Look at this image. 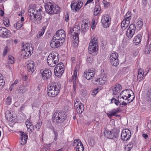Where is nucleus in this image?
I'll use <instances>...</instances> for the list:
<instances>
[{
  "instance_id": "nucleus-52",
  "label": "nucleus",
  "mask_w": 151,
  "mask_h": 151,
  "mask_svg": "<svg viewBox=\"0 0 151 151\" xmlns=\"http://www.w3.org/2000/svg\"><path fill=\"white\" fill-rule=\"evenodd\" d=\"M103 26L105 28H107L109 27L110 24V22H106L105 23H102Z\"/></svg>"
},
{
  "instance_id": "nucleus-27",
  "label": "nucleus",
  "mask_w": 151,
  "mask_h": 151,
  "mask_svg": "<svg viewBox=\"0 0 151 151\" xmlns=\"http://www.w3.org/2000/svg\"><path fill=\"white\" fill-rule=\"evenodd\" d=\"M135 32L133 31L131 29L130 30L127 29L126 31V34L128 38L130 39L133 36Z\"/></svg>"
},
{
  "instance_id": "nucleus-2",
  "label": "nucleus",
  "mask_w": 151,
  "mask_h": 151,
  "mask_svg": "<svg viewBox=\"0 0 151 151\" xmlns=\"http://www.w3.org/2000/svg\"><path fill=\"white\" fill-rule=\"evenodd\" d=\"M29 43H27L23 45L22 47L21 55L22 57L26 59L31 55V51L33 50V47L30 46Z\"/></svg>"
},
{
  "instance_id": "nucleus-13",
  "label": "nucleus",
  "mask_w": 151,
  "mask_h": 151,
  "mask_svg": "<svg viewBox=\"0 0 151 151\" xmlns=\"http://www.w3.org/2000/svg\"><path fill=\"white\" fill-rule=\"evenodd\" d=\"M95 71L91 70L86 71L84 73L83 76L87 80L92 79L94 76Z\"/></svg>"
},
{
  "instance_id": "nucleus-45",
  "label": "nucleus",
  "mask_w": 151,
  "mask_h": 151,
  "mask_svg": "<svg viewBox=\"0 0 151 151\" xmlns=\"http://www.w3.org/2000/svg\"><path fill=\"white\" fill-rule=\"evenodd\" d=\"M8 62L11 64H12L14 63V58L11 56H9L8 57Z\"/></svg>"
},
{
  "instance_id": "nucleus-5",
  "label": "nucleus",
  "mask_w": 151,
  "mask_h": 151,
  "mask_svg": "<svg viewBox=\"0 0 151 151\" xmlns=\"http://www.w3.org/2000/svg\"><path fill=\"white\" fill-rule=\"evenodd\" d=\"M65 31L63 29H60L57 31L53 37L60 41L62 44L65 40Z\"/></svg>"
},
{
  "instance_id": "nucleus-57",
  "label": "nucleus",
  "mask_w": 151,
  "mask_h": 151,
  "mask_svg": "<svg viewBox=\"0 0 151 151\" xmlns=\"http://www.w3.org/2000/svg\"><path fill=\"white\" fill-rule=\"evenodd\" d=\"M8 52V47L6 46L4 49V50L3 52V56H5Z\"/></svg>"
},
{
  "instance_id": "nucleus-24",
  "label": "nucleus",
  "mask_w": 151,
  "mask_h": 151,
  "mask_svg": "<svg viewBox=\"0 0 151 151\" xmlns=\"http://www.w3.org/2000/svg\"><path fill=\"white\" fill-rule=\"evenodd\" d=\"M60 12V8L57 5H54V6L53 7L52 10V11L50 12L51 14H58Z\"/></svg>"
},
{
  "instance_id": "nucleus-55",
  "label": "nucleus",
  "mask_w": 151,
  "mask_h": 151,
  "mask_svg": "<svg viewBox=\"0 0 151 151\" xmlns=\"http://www.w3.org/2000/svg\"><path fill=\"white\" fill-rule=\"evenodd\" d=\"M1 75V74L0 73V76ZM4 85V80L0 78V87L1 88Z\"/></svg>"
},
{
  "instance_id": "nucleus-61",
  "label": "nucleus",
  "mask_w": 151,
  "mask_h": 151,
  "mask_svg": "<svg viewBox=\"0 0 151 151\" xmlns=\"http://www.w3.org/2000/svg\"><path fill=\"white\" fill-rule=\"evenodd\" d=\"M87 61L90 63H91L93 61V59L92 57H89L87 58Z\"/></svg>"
},
{
  "instance_id": "nucleus-18",
  "label": "nucleus",
  "mask_w": 151,
  "mask_h": 151,
  "mask_svg": "<svg viewBox=\"0 0 151 151\" xmlns=\"http://www.w3.org/2000/svg\"><path fill=\"white\" fill-rule=\"evenodd\" d=\"M26 125L28 131L30 132H32L33 130L34 127L32 123L29 119L27 120L26 122Z\"/></svg>"
},
{
  "instance_id": "nucleus-15",
  "label": "nucleus",
  "mask_w": 151,
  "mask_h": 151,
  "mask_svg": "<svg viewBox=\"0 0 151 151\" xmlns=\"http://www.w3.org/2000/svg\"><path fill=\"white\" fill-rule=\"evenodd\" d=\"M21 135L20 137V142L21 145H24L27 141L28 136L27 134L24 132H21Z\"/></svg>"
},
{
  "instance_id": "nucleus-17",
  "label": "nucleus",
  "mask_w": 151,
  "mask_h": 151,
  "mask_svg": "<svg viewBox=\"0 0 151 151\" xmlns=\"http://www.w3.org/2000/svg\"><path fill=\"white\" fill-rule=\"evenodd\" d=\"M106 135L108 138L113 139L116 138L117 136V134L115 132H114V131L111 130V131H106Z\"/></svg>"
},
{
  "instance_id": "nucleus-41",
  "label": "nucleus",
  "mask_w": 151,
  "mask_h": 151,
  "mask_svg": "<svg viewBox=\"0 0 151 151\" xmlns=\"http://www.w3.org/2000/svg\"><path fill=\"white\" fill-rule=\"evenodd\" d=\"M79 145H80L79 147H77L76 149V151H83L84 150L83 146L81 142H80Z\"/></svg>"
},
{
  "instance_id": "nucleus-37",
  "label": "nucleus",
  "mask_w": 151,
  "mask_h": 151,
  "mask_svg": "<svg viewBox=\"0 0 151 151\" xmlns=\"http://www.w3.org/2000/svg\"><path fill=\"white\" fill-rule=\"evenodd\" d=\"M119 96L118 97V100H117L115 98H112L111 100V103H114L117 106H118L119 104V103H120V101H119Z\"/></svg>"
},
{
  "instance_id": "nucleus-4",
  "label": "nucleus",
  "mask_w": 151,
  "mask_h": 151,
  "mask_svg": "<svg viewBox=\"0 0 151 151\" xmlns=\"http://www.w3.org/2000/svg\"><path fill=\"white\" fill-rule=\"evenodd\" d=\"M97 39L95 38H93L89 44L88 48L89 52L91 54L93 53L96 54V50L98 48V46L97 41Z\"/></svg>"
},
{
  "instance_id": "nucleus-34",
  "label": "nucleus",
  "mask_w": 151,
  "mask_h": 151,
  "mask_svg": "<svg viewBox=\"0 0 151 151\" xmlns=\"http://www.w3.org/2000/svg\"><path fill=\"white\" fill-rule=\"evenodd\" d=\"M80 104H82L78 99H75L74 101V107L75 109L80 106Z\"/></svg>"
},
{
  "instance_id": "nucleus-7",
  "label": "nucleus",
  "mask_w": 151,
  "mask_h": 151,
  "mask_svg": "<svg viewBox=\"0 0 151 151\" xmlns=\"http://www.w3.org/2000/svg\"><path fill=\"white\" fill-rule=\"evenodd\" d=\"M40 73L41 74L42 79L45 81H48L52 76L51 71L50 69L47 68H46L44 70H41Z\"/></svg>"
},
{
  "instance_id": "nucleus-59",
  "label": "nucleus",
  "mask_w": 151,
  "mask_h": 151,
  "mask_svg": "<svg viewBox=\"0 0 151 151\" xmlns=\"http://www.w3.org/2000/svg\"><path fill=\"white\" fill-rule=\"evenodd\" d=\"M103 4H104L105 7H108L110 3L107 2L106 0H104L102 2Z\"/></svg>"
},
{
  "instance_id": "nucleus-51",
  "label": "nucleus",
  "mask_w": 151,
  "mask_h": 151,
  "mask_svg": "<svg viewBox=\"0 0 151 151\" xmlns=\"http://www.w3.org/2000/svg\"><path fill=\"white\" fill-rule=\"evenodd\" d=\"M7 105H9L11 103V98L10 97H8L6 100Z\"/></svg>"
},
{
  "instance_id": "nucleus-39",
  "label": "nucleus",
  "mask_w": 151,
  "mask_h": 151,
  "mask_svg": "<svg viewBox=\"0 0 151 151\" xmlns=\"http://www.w3.org/2000/svg\"><path fill=\"white\" fill-rule=\"evenodd\" d=\"M99 9H100V7L99 6H96L94 10V14L95 15H97V14L99 13L100 10H99Z\"/></svg>"
},
{
  "instance_id": "nucleus-21",
  "label": "nucleus",
  "mask_w": 151,
  "mask_h": 151,
  "mask_svg": "<svg viewBox=\"0 0 151 151\" xmlns=\"http://www.w3.org/2000/svg\"><path fill=\"white\" fill-rule=\"evenodd\" d=\"M56 66L54 69V73L55 75L58 77H60L63 73L64 71H62L60 68Z\"/></svg>"
},
{
  "instance_id": "nucleus-11",
  "label": "nucleus",
  "mask_w": 151,
  "mask_h": 151,
  "mask_svg": "<svg viewBox=\"0 0 151 151\" xmlns=\"http://www.w3.org/2000/svg\"><path fill=\"white\" fill-rule=\"evenodd\" d=\"M11 35L10 31L4 27H0V37L2 38H8Z\"/></svg>"
},
{
  "instance_id": "nucleus-50",
  "label": "nucleus",
  "mask_w": 151,
  "mask_h": 151,
  "mask_svg": "<svg viewBox=\"0 0 151 151\" xmlns=\"http://www.w3.org/2000/svg\"><path fill=\"white\" fill-rule=\"evenodd\" d=\"M143 77L144 73H143V74H138L137 79L139 82L142 80Z\"/></svg>"
},
{
  "instance_id": "nucleus-14",
  "label": "nucleus",
  "mask_w": 151,
  "mask_h": 151,
  "mask_svg": "<svg viewBox=\"0 0 151 151\" xmlns=\"http://www.w3.org/2000/svg\"><path fill=\"white\" fill-rule=\"evenodd\" d=\"M61 43L60 41L57 40L55 38L53 37L51 41L50 45L52 48H55L60 46Z\"/></svg>"
},
{
  "instance_id": "nucleus-32",
  "label": "nucleus",
  "mask_w": 151,
  "mask_h": 151,
  "mask_svg": "<svg viewBox=\"0 0 151 151\" xmlns=\"http://www.w3.org/2000/svg\"><path fill=\"white\" fill-rule=\"evenodd\" d=\"M23 23L20 22H16V23H15L14 25V26L15 27V28L17 30H18L19 29L23 26Z\"/></svg>"
},
{
  "instance_id": "nucleus-60",
  "label": "nucleus",
  "mask_w": 151,
  "mask_h": 151,
  "mask_svg": "<svg viewBox=\"0 0 151 151\" xmlns=\"http://www.w3.org/2000/svg\"><path fill=\"white\" fill-rule=\"evenodd\" d=\"M79 139H75L74 141H73V146L75 147H76L77 145V143L78 142V141H79Z\"/></svg>"
},
{
  "instance_id": "nucleus-43",
  "label": "nucleus",
  "mask_w": 151,
  "mask_h": 151,
  "mask_svg": "<svg viewBox=\"0 0 151 151\" xmlns=\"http://www.w3.org/2000/svg\"><path fill=\"white\" fill-rule=\"evenodd\" d=\"M58 66V67L60 68L62 71H64V65L62 63L60 62L58 64L56 65V66Z\"/></svg>"
},
{
  "instance_id": "nucleus-35",
  "label": "nucleus",
  "mask_w": 151,
  "mask_h": 151,
  "mask_svg": "<svg viewBox=\"0 0 151 151\" xmlns=\"http://www.w3.org/2000/svg\"><path fill=\"white\" fill-rule=\"evenodd\" d=\"M78 71V67L76 66L74 71L73 75V76L72 80H76L77 72Z\"/></svg>"
},
{
  "instance_id": "nucleus-44",
  "label": "nucleus",
  "mask_w": 151,
  "mask_h": 151,
  "mask_svg": "<svg viewBox=\"0 0 151 151\" xmlns=\"http://www.w3.org/2000/svg\"><path fill=\"white\" fill-rule=\"evenodd\" d=\"M129 91H128L127 90L122 91L120 95H122V94H123L124 93H125V94H127L128 97V99H127L128 100L131 96V95L129 93Z\"/></svg>"
},
{
  "instance_id": "nucleus-20",
  "label": "nucleus",
  "mask_w": 151,
  "mask_h": 151,
  "mask_svg": "<svg viewBox=\"0 0 151 151\" xmlns=\"http://www.w3.org/2000/svg\"><path fill=\"white\" fill-rule=\"evenodd\" d=\"M52 55H48L47 59V62L48 65L51 67H54L56 65L55 62H54V61L53 60L51 57Z\"/></svg>"
},
{
  "instance_id": "nucleus-19",
  "label": "nucleus",
  "mask_w": 151,
  "mask_h": 151,
  "mask_svg": "<svg viewBox=\"0 0 151 151\" xmlns=\"http://www.w3.org/2000/svg\"><path fill=\"white\" fill-rule=\"evenodd\" d=\"M54 4L50 2H49L45 3V9L46 12L49 14H51V12L52 10Z\"/></svg>"
},
{
  "instance_id": "nucleus-31",
  "label": "nucleus",
  "mask_w": 151,
  "mask_h": 151,
  "mask_svg": "<svg viewBox=\"0 0 151 151\" xmlns=\"http://www.w3.org/2000/svg\"><path fill=\"white\" fill-rule=\"evenodd\" d=\"M78 113H81L84 109V107L83 104H80V106L75 109Z\"/></svg>"
},
{
  "instance_id": "nucleus-38",
  "label": "nucleus",
  "mask_w": 151,
  "mask_h": 151,
  "mask_svg": "<svg viewBox=\"0 0 151 151\" xmlns=\"http://www.w3.org/2000/svg\"><path fill=\"white\" fill-rule=\"evenodd\" d=\"M137 24L138 26V27L139 29L141 28L142 27L143 25V21L142 19H138Z\"/></svg>"
},
{
  "instance_id": "nucleus-23",
  "label": "nucleus",
  "mask_w": 151,
  "mask_h": 151,
  "mask_svg": "<svg viewBox=\"0 0 151 151\" xmlns=\"http://www.w3.org/2000/svg\"><path fill=\"white\" fill-rule=\"evenodd\" d=\"M142 33H139L138 35L136 36L134 38V42L136 45L138 44L141 40Z\"/></svg>"
},
{
  "instance_id": "nucleus-64",
  "label": "nucleus",
  "mask_w": 151,
  "mask_h": 151,
  "mask_svg": "<svg viewBox=\"0 0 151 151\" xmlns=\"http://www.w3.org/2000/svg\"><path fill=\"white\" fill-rule=\"evenodd\" d=\"M98 89H95L92 92V94L93 95H95L98 92Z\"/></svg>"
},
{
  "instance_id": "nucleus-28",
  "label": "nucleus",
  "mask_w": 151,
  "mask_h": 151,
  "mask_svg": "<svg viewBox=\"0 0 151 151\" xmlns=\"http://www.w3.org/2000/svg\"><path fill=\"white\" fill-rule=\"evenodd\" d=\"M46 28V27L45 26H44L43 27L42 29H41L37 35V38H39L41 37L44 34Z\"/></svg>"
},
{
  "instance_id": "nucleus-12",
  "label": "nucleus",
  "mask_w": 151,
  "mask_h": 151,
  "mask_svg": "<svg viewBox=\"0 0 151 151\" xmlns=\"http://www.w3.org/2000/svg\"><path fill=\"white\" fill-rule=\"evenodd\" d=\"M83 5V3L81 1L77 3L73 1L72 2L70 6L72 10L74 12H78Z\"/></svg>"
},
{
  "instance_id": "nucleus-3",
  "label": "nucleus",
  "mask_w": 151,
  "mask_h": 151,
  "mask_svg": "<svg viewBox=\"0 0 151 151\" xmlns=\"http://www.w3.org/2000/svg\"><path fill=\"white\" fill-rule=\"evenodd\" d=\"M66 117L63 112L56 111L54 114L52 118V121L55 123H62Z\"/></svg>"
},
{
  "instance_id": "nucleus-58",
  "label": "nucleus",
  "mask_w": 151,
  "mask_h": 151,
  "mask_svg": "<svg viewBox=\"0 0 151 151\" xmlns=\"http://www.w3.org/2000/svg\"><path fill=\"white\" fill-rule=\"evenodd\" d=\"M42 124V122H38L35 125L36 128L39 130L41 127V125Z\"/></svg>"
},
{
  "instance_id": "nucleus-6",
  "label": "nucleus",
  "mask_w": 151,
  "mask_h": 151,
  "mask_svg": "<svg viewBox=\"0 0 151 151\" xmlns=\"http://www.w3.org/2000/svg\"><path fill=\"white\" fill-rule=\"evenodd\" d=\"M107 81V76L105 74H101L99 78L96 79L93 81L94 84L98 85L104 84Z\"/></svg>"
},
{
  "instance_id": "nucleus-63",
  "label": "nucleus",
  "mask_w": 151,
  "mask_h": 151,
  "mask_svg": "<svg viewBox=\"0 0 151 151\" xmlns=\"http://www.w3.org/2000/svg\"><path fill=\"white\" fill-rule=\"evenodd\" d=\"M126 146H127L128 147H129L130 149H132V148L133 147V144L132 142H129V143Z\"/></svg>"
},
{
  "instance_id": "nucleus-56",
  "label": "nucleus",
  "mask_w": 151,
  "mask_h": 151,
  "mask_svg": "<svg viewBox=\"0 0 151 151\" xmlns=\"http://www.w3.org/2000/svg\"><path fill=\"white\" fill-rule=\"evenodd\" d=\"M145 52H147V54H150L151 52V43L149 45V47L148 48L147 50H145Z\"/></svg>"
},
{
  "instance_id": "nucleus-25",
  "label": "nucleus",
  "mask_w": 151,
  "mask_h": 151,
  "mask_svg": "<svg viewBox=\"0 0 151 151\" xmlns=\"http://www.w3.org/2000/svg\"><path fill=\"white\" fill-rule=\"evenodd\" d=\"M111 20V19L110 17L106 15V16H104L101 20V22L102 23H104L106 22H110Z\"/></svg>"
},
{
  "instance_id": "nucleus-47",
  "label": "nucleus",
  "mask_w": 151,
  "mask_h": 151,
  "mask_svg": "<svg viewBox=\"0 0 151 151\" xmlns=\"http://www.w3.org/2000/svg\"><path fill=\"white\" fill-rule=\"evenodd\" d=\"M136 27L135 24H132L130 25L129 28L128 29L130 30L131 29V30H132V31L135 32L136 30Z\"/></svg>"
},
{
  "instance_id": "nucleus-48",
  "label": "nucleus",
  "mask_w": 151,
  "mask_h": 151,
  "mask_svg": "<svg viewBox=\"0 0 151 151\" xmlns=\"http://www.w3.org/2000/svg\"><path fill=\"white\" fill-rule=\"evenodd\" d=\"M31 9L30 11H29V13L28 14L30 17V19H31V17L32 16L33 17V18H34V15H35V11L32 9V11H31Z\"/></svg>"
},
{
  "instance_id": "nucleus-62",
  "label": "nucleus",
  "mask_w": 151,
  "mask_h": 151,
  "mask_svg": "<svg viewBox=\"0 0 151 151\" xmlns=\"http://www.w3.org/2000/svg\"><path fill=\"white\" fill-rule=\"evenodd\" d=\"M107 114L108 115V116L109 118H111V117L114 115L111 111H110L108 113H107Z\"/></svg>"
},
{
  "instance_id": "nucleus-26",
  "label": "nucleus",
  "mask_w": 151,
  "mask_h": 151,
  "mask_svg": "<svg viewBox=\"0 0 151 151\" xmlns=\"http://www.w3.org/2000/svg\"><path fill=\"white\" fill-rule=\"evenodd\" d=\"M27 90L26 87L24 85H21L19 89L16 90V91L18 93H23L25 92Z\"/></svg>"
},
{
  "instance_id": "nucleus-9",
  "label": "nucleus",
  "mask_w": 151,
  "mask_h": 151,
  "mask_svg": "<svg viewBox=\"0 0 151 151\" xmlns=\"http://www.w3.org/2000/svg\"><path fill=\"white\" fill-rule=\"evenodd\" d=\"M131 136L130 131L128 129L123 130L121 134V138L122 140L127 141L130 138Z\"/></svg>"
},
{
  "instance_id": "nucleus-54",
  "label": "nucleus",
  "mask_w": 151,
  "mask_h": 151,
  "mask_svg": "<svg viewBox=\"0 0 151 151\" xmlns=\"http://www.w3.org/2000/svg\"><path fill=\"white\" fill-rule=\"evenodd\" d=\"M73 81V87L74 90L75 91L77 87L76 80H72Z\"/></svg>"
},
{
  "instance_id": "nucleus-40",
  "label": "nucleus",
  "mask_w": 151,
  "mask_h": 151,
  "mask_svg": "<svg viewBox=\"0 0 151 151\" xmlns=\"http://www.w3.org/2000/svg\"><path fill=\"white\" fill-rule=\"evenodd\" d=\"M3 23L6 27H8L9 25V21L8 19L6 18H4L3 19Z\"/></svg>"
},
{
  "instance_id": "nucleus-33",
  "label": "nucleus",
  "mask_w": 151,
  "mask_h": 151,
  "mask_svg": "<svg viewBox=\"0 0 151 151\" xmlns=\"http://www.w3.org/2000/svg\"><path fill=\"white\" fill-rule=\"evenodd\" d=\"M146 99L148 102L151 101V88L149 89L147 92Z\"/></svg>"
},
{
  "instance_id": "nucleus-29",
  "label": "nucleus",
  "mask_w": 151,
  "mask_h": 151,
  "mask_svg": "<svg viewBox=\"0 0 151 151\" xmlns=\"http://www.w3.org/2000/svg\"><path fill=\"white\" fill-rule=\"evenodd\" d=\"M88 24L85 22L84 24H82L81 32L84 34V32H85L88 29Z\"/></svg>"
},
{
  "instance_id": "nucleus-30",
  "label": "nucleus",
  "mask_w": 151,
  "mask_h": 151,
  "mask_svg": "<svg viewBox=\"0 0 151 151\" xmlns=\"http://www.w3.org/2000/svg\"><path fill=\"white\" fill-rule=\"evenodd\" d=\"M27 69L29 72L32 73L34 71L35 69L34 65H32V64H28L27 66Z\"/></svg>"
},
{
  "instance_id": "nucleus-8",
  "label": "nucleus",
  "mask_w": 151,
  "mask_h": 151,
  "mask_svg": "<svg viewBox=\"0 0 151 151\" xmlns=\"http://www.w3.org/2000/svg\"><path fill=\"white\" fill-rule=\"evenodd\" d=\"M118 54L116 52L112 53L110 56V60L111 64L114 66H117L119 63L118 59Z\"/></svg>"
},
{
  "instance_id": "nucleus-1",
  "label": "nucleus",
  "mask_w": 151,
  "mask_h": 151,
  "mask_svg": "<svg viewBox=\"0 0 151 151\" xmlns=\"http://www.w3.org/2000/svg\"><path fill=\"white\" fill-rule=\"evenodd\" d=\"M60 85L57 83H52L49 84L47 89L48 96L52 97L57 96L60 92Z\"/></svg>"
},
{
  "instance_id": "nucleus-46",
  "label": "nucleus",
  "mask_w": 151,
  "mask_h": 151,
  "mask_svg": "<svg viewBox=\"0 0 151 151\" xmlns=\"http://www.w3.org/2000/svg\"><path fill=\"white\" fill-rule=\"evenodd\" d=\"M111 111L114 115L117 113L120 112L121 111V110L119 108H118L116 109H114L111 110Z\"/></svg>"
},
{
  "instance_id": "nucleus-42",
  "label": "nucleus",
  "mask_w": 151,
  "mask_h": 151,
  "mask_svg": "<svg viewBox=\"0 0 151 151\" xmlns=\"http://www.w3.org/2000/svg\"><path fill=\"white\" fill-rule=\"evenodd\" d=\"M134 96L133 99H131V100H130V99H128L127 102H122L121 103H120V105H119L120 106H121V105H124V106H126L127 105V104H128L129 103H130L131 102H132L133 101V100L134 99Z\"/></svg>"
},
{
  "instance_id": "nucleus-22",
  "label": "nucleus",
  "mask_w": 151,
  "mask_h": 151,
  "mask_svg": "<svg viewBox=\"0 0 151 151\" xmlns=\"http://www.w3.org/2000/svg\"><path fill=\"white\" fill-rule=\"evenodd\" d=\"M50 55H51V57L52 58L53 60L54 61V62L56 63V64L58 63L59 59V56L58 53H55L54 54L53 53H50Z\"/></svg>"
},
{
  "instance_id": "nucleus-53",
  "label": "nucleus",
  "mask_w": 151,
  "mask_h": 151,
  "mask_svg": "<svg viewBox=\"0 0 151 151\" xmlns=\"http://www.w3.org/2000/svg\"><path fill=\"white\" fill-rule=\"evenodd\" d=\"M130 16V15H129ZM130 16H128L127 14L126 15V19L123 20V21H126L125 24L127 23V24H129V20H130Z\"/></svg>"
},
{
  "instance_id": "nucleus-49",
  "label": "nucleus",
  "mask_w": 151,
  "mask_h": 151,
  "mask_svg": "<svg viewBox=\"0 0 151 151\" xmlns=\"http://www.w3.org/2000/svg\"><path fill=\"white\" fill-rule=\"evenodd\" d=\"M52 129L54 134L55 138L53 141H55L57 140L58 134L57 132L55 130L53 127H52Z\"/></svg>"
},
{
  "instance_id": "nucleus-36",
  "label": "nucleus",
  "mask_w": 151,
  "mask_h": 151,
  "mask_svg": "<svg viewBox=\"0 0 151 151\" xmlns=\"http://www.w3.org/2000/svg\"><path fill=\"white\" fill-rule=\"evenodd\" d=\"M34 19L36 20L37 22L40 23L41 22V20L42 19V15L35 14V15H34Z\"/></svg>"
},
{
  "instance_id": "nucleus-16",
  "label": "nucleus",
  "mask_w": 151,
  "mask_h": 151,
  "mask_svg": "<svg viewBox=\"0 0 151 151\" xmlns=\"http://www.w3.org/2000/svg\"><path fill=\"white\" fill-rule=\"evenodd\" d=\"M122 89L121 85L118 83H116L113 89V94L116 95L118 94Z\"/></svg>"
},
{
  "instance_id": "nucleus-10",
  "label": "nucleus",
  "mask_w": 151,
  "mask_h": 151,
  "mask_svg": "<svg viewBox=\"0 0 151 151\" xmlns=\"http://www.w3.org/2000/svg\"><path fill=\"white\" fill-rule=\"evenodd\" d=\"M73 30L75 31L73 34L71 36L72 38H73L75 41L76 43H78L79 42L78 34L80 32V27L78 26H76L73 29Z\"/></svg>"
}]
</instances>
